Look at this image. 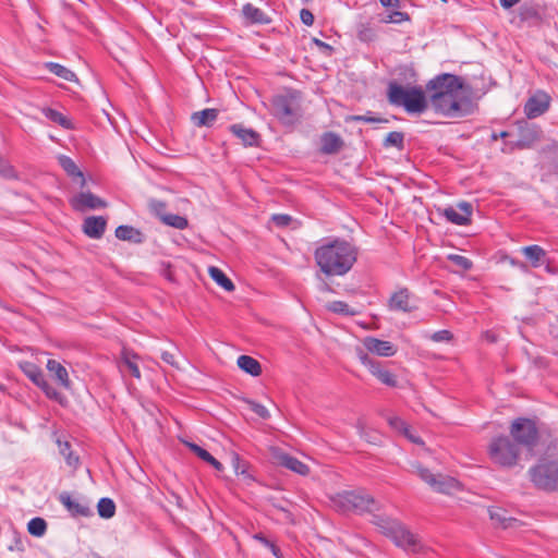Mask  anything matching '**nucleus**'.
Wrapping results in <instances>:
<instances>
[{
    "label": "nucleus",
    "mask_w": 558,
    "mask_h": 558,
    "mask_svg": "<svg viewBox=\"0 0 558 558\" xmlns=\"http://www.w3.org/2000/svg\"><path fill=\"white\" fill-rule=\"evenodd\" d=\"M357 246L342 238H330L314 251L320 271L328 277L344 276L357 260Z\"/></svg>",
    "instance_id": "obj_1"
},
{
    "label": "nucleus",
    "mask_w": 558,
    "mask_h": 558,
    "mask_svg": "<svg viewBox=\"0 0 558 558\" xmlns=\"http://www.w3.org/2000/svg\"><path fill=\"white\" fill-rule=\"evenodd\" d=\"M375 523L386 536L390 537L398 547L407 553L422 554L425 551L426 547L421 538L400 522L377 518Z\"/></svg>",
    "instance_id": "obj_2"
},
{
    "label": "nucleus",
    "mask_w": 558,
    "mask_h": 558,
    "mask_svg": "<svg viewBox=\"0 0 558 558\" xmlns=\"http://www.w3.org/2000/svg\"><path fill=\"white\" fill-rule=\"evenodd\" d=\"M388 100L393 106L403 107L409 113H422L427 108L426 97L421 87L405 88L397 83H390Z\"/></svg>",
    "instance_id": "obj_3"
},
{
    "label": "nucleus",
    "mask_w": 558,
    "mask_h": 558,
    "mask_svg": "<svg viewBox=\"0 0 558 558\" xmlns=\"http://www.w3.org/2000/svg\"><path fill=\"white\" fill-rule=\"evenodd\" d=\"M333 508L339 512H373L378 510V502L364 489L338 493L331 497Z\"/></svg>",
    "instance_id": "obj_4"
},
{
    "label": "nucleus",
    "mask_w": 558,
    "mask_h": 558,
    "mask_svg": "<svg viewBox=\"0 0 558 558\" xmlns=\"http://www.w3.org/2000/svg\"><path fill=\"white\" fill-rule=\"evenodd\" d=\"M488 453L493 462L504 468H512L518 462L520 447L510 437L501 435L490 441Z\"/></svg>",
    "instance_id": "obj_5"
},
{
    "label": "nucleus",
    "mask_w": 558,
    "mask_h": 558,
    "mask_svg": "<svg viewBox=\"0 0 558 558\" xmlns=\"http://www.w3.org/2000/svg\"><path fill=\"white\" fill-rule=\"evenodd\" d=\"M270 112L282 124H294L301 117L298 97L293 94L274 96L270 100Z\"/></svg>",
    "instance_id": "obj_6"
},
{
    "label": "nucleus",
    "mask_w": 558,
    "mask_h": 558,
    "mask_svg": "<svg viewBox=\"0 0 558 558\" xmlns=\"http://www.w3.org/2000/svg\"><path fill=\"white\" fill-rule=\"evenodd\" d=\"M510 436L519 447H524L533 452L539 434L536 424L532 420L519 417L511 423Z\"/></svg>",
    "instance_id": "obj_7"
},
{
    "label": "nucleus",
    "mask_w": 558,
    "mask_h": 558,
    "mask_svg": "<svg viewBox=\"0 0 558 558\" xmlns=\"http://www.w3.org/2000/svg\"><path fill=\"white\" fill-rule=\"evenodd\" d=\"M530 475L537 487L553 490L558 485V462L542 461L530 469Z\"/></svg>",
    "instance_id": "obj_8"
},
{
    "label": "nucleus",
    "mask_w": 558,
    "mask_h": 558,
    "mask_svg": "<svg viewBox=\"0 0 558 558\" xmlns=\"http://www.w3.org/2000/svg\"><path fill=\"white\" fill-rule=\"evenodd\" d=\"M417 475L437 493L451 494L460 489V484L456 478L441 474H433L426 468L417 466Z\"/></svg>",
    "instance_id": "obj_9"
},
{
    "label": "nucleus",
    "mask_w": 558,
    "mask_h": 558,
    "mask_svg": "<svg viewBox=\"0 0 558 558\" xmlns=\"http://www.w3.org/2000/svg\"><path fill=\"white\" fill-rule=\"evenodd\" d=\"M462 90L449 95L432 94L430 102L433 108L445 116L457 117L461 112Z\"/></svg>",
    "instance_id": "obj_10"
},
{
    "label": "nucleus",
    "mask_w": 558,
    "mask_h": 558,
    "mask_svg": "<svg viewBox=\"0 0 558 558\" xmlns=\"http://www.w3.org/2000/svg\"><path fill=\"white\" fill-rule=\"evenodd\" d=\"M427 89L433 90V94L449 95L460 93L463 88L460 77L453 74H441L433 78L427 84Z\"/></svg>",
    "instance_id": "obj_11"
},
{
    "label": "nucleus",
    "mask_w": 558,
    "mask_h": 558,
    "mask_svg": "<svg viewBox=\"0 0 558 558\" xmlns=\"http://www.w3.org/2000/svg\"><path fill=\"white\" fill-rule=\"evenodd\" d=\"M356 354L361 363L365 365L378 380L387 386H396L397 381L395 376L388 369L383 368L379 362L371 359L361 348H356Z\"/></svg>",
    "instance_id": "obj_12"
},
{
    "label": "nucleus",
    "mask_w": 558,
    "mask_h": 558,
    "mask_svg": "<svg viewBox=\"0 0 558 558\" xmlns=\"http://www.w3.org/2000/svg\"><path fill=\"white\" fill-rule=\"evenodd\" d=\"M550 96L543 92L537 90L534 95L529 97L524 105V113L529 119H535L544 114L550 106Z\"/></svg>",
    "instance_id": "obj_13"
},
{
    "label": "nucleus",
    "mask_w": 558,
    "mask_h": 558,
    "mask_svg": "<svg viewBox=\"0 0 558 558\" xmlns=\"http://www.w3.org/2000/svg\"><path fill=\"white\" fill-rule=\"evenodd\" d=\"M271 459L272 462L277 465L283 466L300 475H307L310 473V468L305 463L282 451L281 449H271Z\"/></svg>",
    "instance_id": "obj_14"
},
{
    "label": "nucleus",
    "mask_w": 558,
    "mask_h": 558,
    "mask_svg": "<svg viewBox=\"0 0 558 558\" xmlns=\"http://www.w3.org/2000/svg\"><path fill=\"white\" fill-rule=\"evenodd\" d=\"M441 215L451 223L466 226L471 221L472 205L468 202H460L457 208L447 207L442 209Z\"/></svg>",
    "instance_id": "obj_15"
},
{
    "label": "nucleus",
    "mask_w": 558,
    "mask_h": 558,
    "mask_svg": "<svg viewBox=\"0 0 558 558\" xmlns=\"http://www.w3.org/2000/svg\"><path fill=\"white\" fill-rule=\"evenodd\" d=\"M70 204L76 211L98 209L107 206L106 202L90 192H82L70 199Z\"/></svg>",
    "instance_id": "obj_16"
},
{
    "label": "nucleus",
    "mask_w": 558,
    "mask_h": 558,
    "mask_svg": "<svg viewBox=\"0 0 558 558\" xmlns=\"http://www.w3.org/2000/svg\"><path fill=\"white\" fill-rule=\"evenodd\" d=\"M59 500L73 517H89L93 514L88 502L74 499L68 493L60 494Z\"/></svg>",
    "instance_id": "obj_17"
},
{
    "label": "nucleus",
    "mask_w": 558,
    "mask_h": 558,
    "mask_svg": "<svg viewBox=\"0 0 558 558\" xmlns=\"http://www.w3.org/2000/svg\"><path fill=\"white\" fill-rule=\"evenodd\" d=\"M388 307L391 311L410 313L416 308L411 302V293L407 288H401L390 296Z\"/></svg>",
    "instance_id": "obj_18"
},
{
    "label": "nucleus",
    "mask_w": 558,
    "mask_h": 558,
    "mask_svg": "<svg viewBox=\"0 0 558 558\" xmlns=\"http://www.w3.org/2000/svg\"><path fill=\"white\" fill-rule=\"evenodd\" d=\"M363 345L365 349L378 356H393L397 352V348L390 342L380 340L374 337H366L363 339Z\"/></svg>",
    "instance_id": "obj_19"
},
{
    "label": "nucleus",
    "mask_w": 558,
    "mask_h": 558,
    "mask_svg": "<svg viewBox=\"0 0 558 558\" xmlns=\"http://www.w3.org/2000/svg\"><path fill=\"white\" fill-rule=\"evenodd\" d=\"M107 221L101 216L87 217L83 223L84 233L92 239H100L106 230Z\"/></svg>",
    "instance_id": "obj_20"
},
{
    "label": "nucleus",
    "mask_w": 558,
    "mask_h": 558,
    "mask_svg": "<svg viewBox=\"0 0 558 558\" xmlns=\"http://www.w3.org/2000/svg\"><path fill=\"white\" fill-rule=\"evenodd\" d=\"M320 150L327 155L337 154L343 146L342 138L333 132L324 133L320 137Z\"/></svg>",
    "instance_id": "obj_21"
},
{
    "label": "nucleus",
    "mask_w": 558,
    "mask_h": 558,
    "mask_svg": "<svg viewBox=\"0 0 558 558\" xmlns=\"http://www.w3.org/2000/svg\"><path fill=\"white\" fill-rule=\"evenodd\" d=\"M219 111L214 108H207L201 111L193 112L191 116V120L194 125L202 126H211L218 118Z\"/></svg>",
    "instance_id": "obj_22"
},
{
    "label": "nucleus",
    "mask_w": 558,
    "mask_h": 558,
    "mask_svg": "<svg viewBox=\"0 0 558 558\" xmlns=\"http://www.w3.org/2000/svg\"><path fill=\"white\" fill-rule=\"evenodd\" d=\"M47 369L56 377L63 388L70 387V379L66 368L56 360H48Z\"/></svg>",
    "instance_id": "obj_23"
},
{
    "label": "nucleus",
    "mask_w": 558,
    "mask_h": 558,
    "mask_svg": "<svg viewBox=\"0 0 558 558\" xmlns=\"http://www.w3.org/2000/svg\"><path fill=\"white\" fill-rule=\"evenodd\" d=\"M244 17L251 23L268 24L270 23L269 16L260 9L251 3H246L242 9Z\"/></svg>",
    "instance_id": "obj_24"
},
{
    "label": "nucleus",
    "mask_w": 558,
    "mask_h": 558,
    "mask_svg": "<svg viewBox=\"0 0 558 558\" xmlns=\"http://www.w3.org/2000/svg\"><path fill=\"white\" fill-rule=\"evenodd\" d=\"M230 131L239 137L245 146H254L257 144L258 134L252 129H245L240 124L230 126Z\"/></svg>",
    "instance_id": "obj_25"
},
{
    "label": "nucleus",
    "mask_w": 558,
    "mask_h": 558,
    "mask_svg": "<svg viewBox=\"0 0 558 558\" xmlns=\"http://www.w3.org/2000/svg\"><path fill=\"white\" fill-rule=\"evenodd\" d=\"M59 165L72 178L81 180V185H85V179L82 171L77 168L76 163L68 156L61 155L58 157Z\"/></svg>",
    "instance_id": "obj_26"
},
{
    "label": "nucleus",
    "mask_w": 558,
    "mask_h": 558,
    "mask_svg": "<svg viewBox=\"0 0 558 558\" xmlns=\"http://www.w3.org/2000/svg\"><path fill=\"white\" fill-rule=\"evenodd\" d=\"M238 366L252 376H259L262 366L257 360L248 355H240L238 357Z\"/></svg>",
    "instance_id": "obj_27"
},
{
    "label": "nucleus",
    "mask_w": 558,
    "mask_h": 558,
    "mask_svg": "<svg viewBox=\"0 0 558 558\" xmlns=\"http://www.w3.org/2000/svg\"><path fill=\"white\" fill-rule=\"evenodd\" d=\"M138 359L137 354L134 352L123 349L121 352V363L126 367V369L131 373L135 378H141V372L136 360Z\"/></svg>",
    "instance_id": "obj_28"
},
{
    "label": "nucleus",
    "mask_w": 558,
    "mask_h": 558,
    "mask_svg": "<svg viewBox=\"0 0 558 558\" xmlns=\"http://www.w3.org/2000/svg\"><path fill=\"white\" fill-rule=\"evenodd\" d=\"M116 236L119 240L130 241L134 243H141L143 241V235L141 231L131 226H119L116 229Z\"/></svg>",
    "instance_id": "obj_29"
},
{
    "label": "nucleus",
    "mask_w": 558,
    "mask_h": 558,
    "mask_svg": "<svg viewBox=\"0 0 558 558\" xmlns=\"http://www.w3.org/2000/svg\"><path fill=\"white\" fill-rule=\"evenodd\" d=\"M208 272L211 279L226 291L230 292L234 290L235 287L233 282L226 276V274L220 268L210 266L208 268Z\"/></svg>",
    "instance_id": "obj_30"
},
{
    "label": "nucleus",
    "mask_w": 558,
    "mask_h": 558,
    "mask_svg": "<svg viewBox=\"0 0 558 558\" xmlns=\"http://www.w3.org/2000/svg\"><path fill=\"white\" fill-rule=\"evenodd\" d=\"M189 447L198 458L209 463L217 471L223 470V465L216 458H214L207 450L203 449L196 444H189Z\"/></svg>",
    "instance_id": "obj_31"
},
{
    "label": "nucleus",
    "mask_w": 558,
    "mask_h": 558,
    "mask_svg": "<svg viewBox=\"0 0 558 558\" xmlns=\"http://www.w3.org/2000/svg\"><path fill=\"white\" fill-rule=\"evenodd\" d=\"M522 253L534 267H538L546 255L545 251L538 245L525 246L522 248Z\"/></svg>",
    "instance_id": "obj_32"
},
{
    "label": "nucleus",
    "mask_w": 558,
    "mask_h": 558,
    "mask_svg": "<svg viewBox=\"0 0 558 558\" xmlns=\"http://www.w3.org/2000/svg\"><path fill=\"white\" fill-rule=\"evenodd\" d=\"M45 68L48 69L54 75H57L65 81L74 82L77 80L74 72H72L71 70L66 69L65 66H63L59 63L47 62V63H45Z\"/></svg>",
    "instance_id": "obj_33"
},
{
    "label": "nucleus",
    "mask_w": 558,
    "mask_h": 558,
    "mask_svg": "<svg viewBox=\"0 0 558 558\" xmlns=\"http://www.w3.org/2000/svg\"><path fill=\"white\" fill-rule=\"evenodd\" d=\"M541 130L536 126L526 128L521 130V137L519 141L520 147H530L532 143L541 138Z\"/></svg>",
    "instance_id": "obj_34"
},
{
    "label": "nucleus",
    "mask_w": 558,
    "mask_h": 558,
    "mask_svg": "<svg viewBox=\"0 0 558 558\" xmlns=\"http://www.w3.org/2000/svg\"><path fill=\"white\" fill-rule=\"evenodd\" d=\"M326 308L332 313L343 316H355L359 312L352 308L349 304L343 301H332L327 303Z\"/></svg>",
    "instance_id": "obj_35"
},
{
    "label": "nucleus",
    "mask_w": 558,
    "mask_h": 558,
    "mask_svg": "<svg viewBox=\"0 0 558 558\" xmlns=\"http://www.w3.org/2000/svg\"><path fill=\"white\" fill-rule=\"evenodd\" d=\"M43 112L47 119L61 125L62 128H64V129L73 128L71 121L59 111L51 109V108H46L43 110Z\"/></svg>",
    "instance_id": "obj_36"
},
{
    "label": "nucleus",
    "mask_w": 558,
    "mask_h": 558,
    "mask_svg": "<svg viewBox=\"0 0 558 558\" xmlns=\"http://www.w3.org/2000/svg\"><path fill=\"white\" fill-rule=\"evenodd\" d=\"M98 514L104 519H110L116 513V505L112 499L104 497L97 505Z\"/></svg>",
    "instance_id": "obj_37"
},
{
    "label": "nucleus",
    "mask_w": 558,
    "mask_h": 558,
    "mask_svg": "<svg viewBox=\"0 0 558 558\" xmlns=\"http://www.w3.org/2000/svg\"><path fill=\"white\" fill-rule=\"evenodd\" d=\"M383 146L385 148L389 147H396L399 150L403 149L404 147V135L402 132L393 131L388 133L386 138L383 142Z\"/></svg>",
    "instance_id": "obj_38"
},
{
    "label": "nucleus",
    "mask_w": 558,
    "mask_h": 558,
    "mask_svg": "<svg viewBox=\"0 0 558 558\" xmlns=\"http://www.w3.org/2000/svg\"><path fill=\"white\" fill-rule=\"evenodd\" d=\"M162 223L179 230H184L189 226L187 219L177 214H168L167 216H162Z\"/></svg>",
    "instance_id": "obj_39"
},
{
    "label": "nucleus",
    "mask_w": 558,
    "mask_h": 558,
    "mask_svg": "<svg viewBox=\"0 0 558 558\" xmlns=\"http://www.w3.org/2000/svg\"><path fill=\"white\" fill-rule=\"evenodd\" d=\"M519 16L523 22L541 20V13L538 8L532 4L522 5L519 10Z\"/></svg>",
    "instance_id": "obj_40"
},
{
    "label": "nucleus",
    "mask_w": 558,
    "mask_h": 558,
    "mask_svg": "<svg viewBox=\"0 0 558 558\" xmlns=\"http://www.w3.org/2000/svg\"><path fill=\"white\" fill-rule=\"evenodd\" d=\"M28 533L33 536L40 537L46 533L47 523L41 518H33L27 523Z\"/></svg>",
    "instance_id": "obj_41"
},
{
    "label": "nucleus",
    "mask_w": 558,
    "mask_h": 558,
    "mask_svg": "<svg viewBox=\"0 0 558 558\" xmlns=\"http://www.w3.org/2000/svg\"><path fill=\"white\" fill-rule=\"evenodd\" d=\"M488 512L490 519L494 522L500 524L502 527L511 526L512 523L517 521L513 518H506L504 511H501L500 509H489Z\"/></svg>",
    "instance_id": "obj_42"
},
{
    "label": "nucleus",
    "mask_w": 558,
    "mask_h": 558,
    "mask_svg": "<svg viewBox=\"0 0 558 558\" xmlns=\"http://www.w3.org/2000/svg\"><path fill=\"white\" fill-rule=\"evenodd\" d=\"M59 445V451L60 453L65 458L66 463L70 466H76L78 464V458L76 456H73L70 451V444L68 441H60L58 440Z\"/></svg>",
    "instance_id": "obj_43"
},
{
    "label": "nucleus",
    "mask_w": 558,
    "mask_h": 558,
    "mask_svg": "<svg viewBox=\"0 0 558 558\" xmlns=\"http://www.w3.org/2000/svg\"><path fill=\"white\" fill-rule=\"evenodd\" d=\"M231 464L236 474H246L248 469V463L243 460L236 452H232L231 454Z\"/></svg>",
    "instance_id": "obj_44"
},
{
    "label": "nucleus",
    "mask_w": 558,
    "mask_h": 558,
    "mask_svg": "<svg viewBox=\"0 0 558 558\" xmlns=\"http://www.w3.org/2000/svg\"><path fill=\"white\" fill-rule=\"evenodd\" d=\"M22 368H23V372L25 373V375L33 383L38 381V379H40L41 375L44 374L43 371L33 363H26L25 365H23Z\"/></svg>",
    "instance_id": "obj_45"
},
{
    "label": "nucleus",
    "mask_w": 558,
    "mask_h": 558,
    "mask_svg": "<svg viewBox=\"0 0 558 558\" xmlns=\"http://www.w3.org/2000/svg\"><path fill=\"white\" fill-rule=\"evenodd\" d=\"M448 259L451 260L454 265H457L462 270H469L473 266L472 262L468 257L462 256V255L450 254L448 256Z\"/></svg>",
    "instance_id": "obj_46"
},
{
    "label": "nucleus",
    "mask_w": 558,
    "mask_h": 558,
    "mask_svg": "<svg viewBox=\"0 0 558 558\" xmlns=\"http://www.w3.org/2000/svg\"><path fill=\"white\" fill-rule=\"evenodd\" d=\"M149 208H150L151 213L155 214L161 221H162V216L168 215L166 213V203H163L161 201L151 199L149 202Z\"/></svg>",
    "instance_id": "obj_47"
},
{
    "label": "nucleus",
    "mask_w": 558,
    "mask_h": 558,
    "mask_svg": "<svg viewBox=\"0 0 558 558\" xmlns=\"http://www.w3.org/2000/svg\"><path fill=\"white\" fill-rule=\"evenodd\" d=\"M388 423L392 428H395L399 432H402L403 434L409 433V426L402 418H400L398 416H390L388 418Z\"/></svg>",
    "instance_id": "obj_48"
},
{
    "label": "nucleus",
    "mask_w": 558,
    "mask_h": 558,
    "mask_svg": "<svg viewBox=\"0 0 558 558\" xmlns=\"http://www.w3.org/2000/svg\"><path fill=\"white\" fill-rule=\"evenodd\" d=\"M250 409L262 418H268L270 416L269 411L260 403L248 401Z\"/></svg>",
    "instance_id": "obj_49"
},
{
    "label": "nucleus",
    "mask_w": 558,
    "mask_h": 558,
    "mask_svg": "<svg viewBox=\"0 0 558 558\" xmlns=\"http://www.w3.org/2000/svg\"><path fill=\"white\" fill-rule=\"evenodd\" d=\"M409 20V15L405 12L401 11H395L390 13L386 20H384L386 23H401L403 21Z\"/></svg>",
    "instance_id": "obj_50"
},
{
    "label": "nucleus",
    "mask_w": 558,
    "mask_h": 558,
    "mask_svg": "<svg viewBox=\"0 0 558 558\" xmlns=\"http://www.w3.org/2000/svg\"><path fill=\"white\" fill-rule=\"evenodd\" d=\"M347 121H359V122H366V123H375V122H381L384 121L380 118H375L368 114L365 116H350L345 119Z\"/></svg>",
    "instance_id": "obj_51"
},
{
    "label": "nucleus",
    "mask_w": 558,
    "mask_h": 558,
    "mask_svg": "<svg viewBox=\"0 0 558 558\" xmlns=\"http://www.w3.org/2000/svg\"><path fill=\"white\" fill-rule=\"evenodd\" d=\"M271 219L278 227H287L292 221V217L286 214H276Z\"/></svg>",
    "instance_id": "obj_52"
},
{
    "label": "nucleus",
    "mask_w": 558,
    "mask_h": 558,
    "mask_svg": "<svg viewBox=\"0 0 558 558\" xmlns=\"http://www.w3.org/2000/svg\"><path fill=\"white\" fill-rule=\"evenodd\" d=\"M430 338L435 342L449 341L452 338V333L449 330H439L434 332Z\"/></svg>",
    "instance_id": "obj_53"
},
{
    "label": "nucleus",
    "mask_w": 558,
    "mask_h": 558,
    "mask_svg": "<svg viewBox=\"0 0 558 558\" xmlns=\"http://www.w3.org/2000/svg\"><path fill=\"white\" fill-rule=\"evenodd\" d=\"M0 175L4 178H13L14 177V170L13 168L0 157Z\"/></svg>",
    "instance_id": "obj_54"
},
{
    "label": "nucleus",
    "mask_w": 558,
    "mask_h": 558,
    "mask_svg": "<svg viewBox=\"0 0 558 558\" xmlns=\"http://www.w3.org/2000/svg\"><path fill=\"white\" fill-rule=\"evenodd\" d=\"M375 34L374 31L371 27L362 26L359 31V37L361 40L369 41L374 38Z\"/></svg>",
    "instance_id": "obj_55"
},
{
    "label": "nucleus",
    "mask_w": 558,
    "mask_h": 558,
    "mask_svg": "<svg viewBox=\"0 0 558 558\" xmlns=\"http://www.w3.org/2000/svg\"><path fill=\"white\" fill-rule=\"evenodd\" d=\"M301 21L307 25L311 26L314 23V15L313 13L307 9H302L300 12Z\"/></svg>",
    "instance_id": "obj_56"
},
{
    "label": "nucleus",
    "mask_w": 558,
    "mask_h": 558,
    "mask_svg": "<svg viewBox=\"0 0 558 558\" xmlns=\"http://www.w3.org/2000/svg\"><path fill=\"white\" fill-rule=\"evenodd\" d=\"M43 391L48 398L53 400H59L61 397V393L57 389H54L50 384L47 385Z\"/></svg>",
    "instance_id": "obj_57"
},
{
    "label": "nucleus",
    "mask_w": 558,
    "mask_h": 558,
    "mask_svg": "<svg viewBox=\"0 0 558 558\" xmlns=\"http://www.w3.org/2000/svg\"><path fill=\"white\" fill-rule=\"evenodd\" d=\"M161 359L163 362H166L169 365H172V366L177 365L174 354L171 352L163 351L161 353Z\"/></svg>",
    "instance_id": "obj_58"
},
{
    "label": "nucleus",
    "mask_w": 558,
    "mask_h": 558,
    "mask_svg": "<svg viewBox=\"0 0 558 558\" xmlns=\"http://www.w3.org/2000/svg\"><path fill=\"white\" fill-rule=\"evenodd\" d=\"M23 550V542L17 532H14V544L9 546V550Z\"/></svg>",
    "instance_id": "obj_59"
},
{
    "label": "nucleus",
    "mask_w": 558,
    "mask_h": 558,
    "mask_svg": "<svg viewBox=\"0 0 558 558\" xmlns=\"http://www.w3.org/2000/svg\"><path fill=\"white\" fill-rule=\"evenodd\" d=\"M499 1L504 9H510L513 5L518 4L521 0H499Z\"/></svg>",
    "instance_id": "obj_60"
},
{
    "label": "nucleus",
    "mask_w": 558,
    "mask_h": 558,
    "mask_svg": "<svg viewBox=\"0 0 558 558\" xmlns=\"http://www.w3.org/2000/svg\"><path fill=\"white\" fill-rule=\"evenodd\" d=\"M404 436H405L409 440H411L412 442H414V444L423 445V440H422L420 437H417V436L413 435V434L411 433V429H410V428H409V433H408V434H404Z\"/></svg>",
    "instance_id": "obj_61"
},
{
    "label": "nucleus",
    "mask_w": 558,
    "mask_h": 558,
    "mask_svg": "<svg viewBox=\"0 0 558 558\" xmlns=\"http://www.w3.org/2000/svg\"><path fill=\"white\" fill-rule=\"evenodd\" d=\"M379 2L381 3V5H384L386 8H397V7H399V1L398 0H379Z\"/></svg>",
    "instance_id": "obj_62"
},
{
    "label": "nucleus",
    "mask_w": 558,
    "mask_h": 558,
    "mask_svg": "<svg viewBox=\"0 0 558 558\" xmlns=\"http://www.w3.org/2000/svg\"><path fill=\"white\" fill-rule=\"evenodd\" d=\"M254 538L259 541L266 547H268L271 544V542L268 541L262 533L255 534Z\"/></svg>",
    "instance_id": "obj_63"
},
{
    "label": "nucleus",
    "mask_w": 558,
    "mask_h": 558,
    "mask_svg": "<svg viewBox=\"0 0 558 558\" xmlns=\"http://www.w3.org/2000/svg\"><path fill=\"white\" fill-rule=\"evenodd\" d=\"M314 43L320 49L327 50V51H331V47L328 44H326V43H324V41H322L319 39H316V38L314 39Z\"/></svg>",
    "instance_id": "obj_64"
}]
</instances>
